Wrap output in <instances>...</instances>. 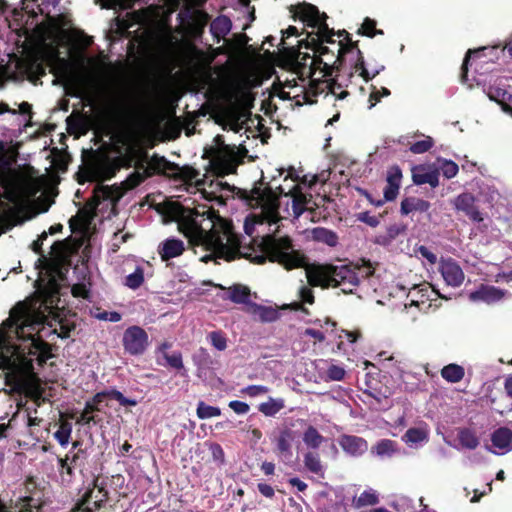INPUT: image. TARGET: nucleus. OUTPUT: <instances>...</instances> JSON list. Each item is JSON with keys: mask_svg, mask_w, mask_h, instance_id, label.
<instances>
[{"mask_svg": "<svg viewBox=\"0 0 512 512\" xmlns=\"http://www.w3.org/2000/svg\"><path fill=\"white\" fill-rule=\"evenodd\" d=\"M47 302L45 299L38 308L18 303L0 327V368L8 371L5 375L6 385L11 387L12 392H21L23 388L19 374L33 370L31 356H37L41 361L49 356L50 347L40 334L46 319L45 312L40 308Z\"/></svg>", "mask_w": 512, "mask_h": 512, "instance_id": "f257e3e1", "label": "nucleus"}, {"mask_svg": "<svg viewBox=\"0 0 512 512\" xmlns=\"http://www.w3.org/2000/svg\"><path fill=\"white\" fill-rule=\"evenodd\" d=\"M264 254L254 256L251 261L256 264L265 263L268 258L277 262L285 269L305 268L307 284L298 289V298L301 303L295 302L296 309L301 304H313L314 294L311 287H338L345 294L353 293L362 279L372 276L374 269L368 262L345 265H308L306 257L295 250L289 237L267 235L263 239Z\"/></svg>", "mask_w": 512, "mask_h": 512, "instance_id": "f03ea898", "label": "nucleus"}, {"mask_svg": "<svg viewBox=\"0 0 512 512\" xmlns=\"http://www.w3.org/2000/svg\"><path fill=\"white\" fill-rule=\"evenodd\" d=\"M178 229L189 243L206 252L201 261H231L240 255V239L230 221L220 217L212 208H179L174 215Z\"/></svg>", "mask_w": 512, "mask_h": 512, "instance_id": "7ed1b4c3", "label": "nucleus"}, {"mask_svg": "<svg viewBox=\"0 0 512 512\" xmlns=\"http://www.w3.org/2000/svg\"><path fill=\"white\" fill-rule=\"evenodd\" d=\"M296 16H298L308 26L317 28L316 35L322 41L316 52L317 57L309 54H299L301 61L297 65V73L304 81L310 83L318 81L324 88L326 96L332 94L336 99H344L348 92L341 90L342 83L334 80H324L331 76L335 70L341 71V41L330 40L333 33L329 30L326 23L327 15L320 13L318 8L312 4H301L296 7Z\"/></svg>", "mask_w": 512, "mask_h": 512, "instance_id": "20e7f679", "label": "nucleus"}, {"mask_svg": "<svg viewBox=\"0 0 512 512\" xmlns=\"http://www.w3.org/2000/svg\"><path fill=\"white\" fill-rule=\"evenodd\" d=\"M298 176L294 169H290L284 177L283 184L278 186H269L264 190L254 189L253 198L257 207L260 208L259 215H254L255 223L276 224L279 217V196H289L291 198V209L294 218H299L307 209L311 200L306 193L302 191L301 184L297 182Z\"/></svg>", "mask_w": 512, "mask_h": 512, "instance_id": "39448f33", "label": "nucleus"}, {"mask_svg": "<svg viewBox=\"0 0 512 512\" xmlns=\"http://www.w3.org/2000/svg\"><path fill=\"white\" fill-rule=\"evenodd\" d=\"M102 113L109 120L121 123L128 120L135 111V99L130 90L116 87L108 90L100 99Z\"/></svg>", "mask_w": 512, "mask_h": 512, "instance_id": "423d86ee", "label": "nucleus"}, {"mask_svg": "<svg viewBox=\"0 0 512 512\" xmlns=\"http://www.w3.org/2000/svg\"><path fill=\"white\" fill-rule=\"evenodd\" d=\"M207 153L222 172L233 173L242 162L247 150L241 144H226L224 136L217 135Z\"/></svg>", "mask_w": 512, "mask_h": 512, "instance_id": "0eeeda50", "label": "nucleus"}, {"mask_svg": "<svg viewBox=\"0 0 512 512\" xmlns=\"http://www.w3.org/2000/svg\"><path fill=\"white\" fill-rule=\"evenodd\" d=\"M299 61H301V57L298 55V58L296 59L294 63L293 68V74L295 77L292 79H286L285 82L282 84L281 89L279 90V97L282 99H290V98H296L300 96L301 93H304V99L307 102H312L310 99V96H316L317 94L324 93V88L320 85L318 81H315L314 83H310L309 80H302L297 73V65L299 64Z\"/></svg>", "mask_w": 512, "mask_h": 512, "instance_id": "6e6552de", "label": "nucleus"}, {"mask_svg": "<svg viewBox=\"0 0 512 512\" xmlns=\"http://www.w3.org/2000/svg\"><path fill=\"white\" fill-rule=\"evenodd\" d=\"M341 71L347 76L341 83L349 81L353 83L359 73H366V65L360 49L353 42L343 44L341 42Z\"/></svg>", "mask_w": 512, "mask_h": 512, "instance_id": "1a4fd4ad", "label": "nucleus"}, {"mask_svg": "<svg viewBox=\"0 0 512 512\" xmlns=\"http://www.w3.org/2000/svg\"><path fill=\"white\" fill-rule=\"evenodd\" d=\"M120 169V163L117 159L107 156H93L85 164L83 177L85 181L102 182L112 178Z\"/></svg>", "mask_w": 512, "mask_h": 512, "instance_id": "9d476101", "label": "nucleus"}, {"mask_svg": "<svg viewBox=\"0 0 512 512\" xmlns=\"http://www.w3.org/2000/svg\"><path fill=\"white\" fill-rule=\"evenodd\" d=\"M121 196L122 193L118 188L98 184L88 204L94 215L111 213Z\"/></svg>", "mask_w": 512, "mask_h": 512, "instance_id": "9b49d317", "label": "nucleus"}, {"mask_svg": "<svg viewBox=\"0 0 512 512\" xmlns=\"http://www.w3.org/2000/svg\"><path fill=\"white\" fill-rule=\"evenodd\" d=\"M32 107L28 102H22L18 109L10 108L5 103H0V119L13 127L28 126L32 118Z\"/></svg>", "mask_w": 512, "mask_h": 512, "instance_id": "f8f14e48", "label": "nucleus"}, {"mask_svg": "<svg viewBox=\"0 0 512 512\" xmlns=\"http://www.w3.org/2000/svg\"><path fill=\"white\" fill-rule=\"evenodd\" d=\"M122 344L128 354L141 355L148 347V334L139 326H130L124 331Z\"/></svg>", "mask_w": 512, "mask_h": 512, "instance_id": "ddd939ff", "label": "nucleus"}, {"mask_svg": "<svg viewBox=\"0 0 512 512\" xmlns=\"http://www.w3.org/2000/svg\"><path fill=\"white\" fill-rule=\"evenodd\" d=\"M509 293L492 285L481 284L476 290L469 294V299L473 302H484L486 304H495L502 301Z\"/></svg>", "mask_w": 512, "mask_h": 512, "instance_id": "4468645a", "label": "nucleus"}, {"mask_svg": "<svg viewBox=\"0 0 512 512\" xmlns=\"http://www.w3.org/2000/svg\"><path fill=\"white\" fill-rule=\"evenodd\" d=\"M439 270L445 283L451 287H459L464 281L462 268L451 258L442 259Z\"/></svg>", "mask_w": 512, "mask_h": 512, "instance_id": "2eb2a0df", "label": "nucleus"}, {"mask_svg": "<svg viewBox=\"0 0 512 512\" xmlns=\"http://www.w3.org/2000/svg\"><path fill=\"white\" fill-rule=\"evenodd\" d=\"M475 201L476 199L471 193H462L458 195L452 203L457 211L463 212L470 220L481 222L483 217Z\"/></svg>", "mask_w": 512, "mask_h": 512, "instance_id": "dca6fc26", "label": "nucleus"}, {"mask_svg": "<svg viewBox=\"0 0 512 512\" xmlns=\"http://www.w3.org/2000/svg\"><path fill=\"white\" fill-rule=\"evenodd\" d=\"M492 453L503 455L512 450V430L506 427L498 428L491 435Z\"/></svg>", "mask_w": 512, "mask_h": 512, "instance_id": "f3484780", "label": "nucleus"}, {"mask_svg": "<svg viewBox=\"0 0 512 512\" xmlns=\"http://www.w3.org/2000/svg\"><path fill=\"white\" fill-rule=\"evenodd\" d=\"M339 445L346 454L352 457H359L368 450L367 441L354 435H342L339 438Z\"/></svg>", "mask_w": 512, "mask_h": 512, "instance_id": "a211bd4d", "label": "nucleus"}, {"mask_svg": "<svg viewBox=\"0 0 512 512\" xmlns=\"http://www.w3.org/2000/svg\"><path fill=\"white\" fill-rule=\"evenodd\" d=\"M429 426L421 422L417 427L409 428L403 435V441L412 448H417L429 440Z\"/></svg>", "mask_w": 512, "mask_h": 512, "instance_id": "6ab92c4d", "label": "nucleus"}, {"mask_svg": "<svg viewBox=\"0 0 512 512\" xmlns=\"http://www.w3.org/2000/svg\"><path fill=\"white\" fill-rule=\"evenodd\" d=\"M184 250V242L175 237H170L162 241L157 248L158 254L160 255L162 261H168L170 259L176 258L182 255Z\"/></svg>", "mask_w": 512, "mask_h": 512, "instance_id": "aec40b11", "label": "nucleus"}, {"mask_svg": "<svg viewBox=\"0 0 512 512\" xmlns=\"http://www.w3.org/2000/svg\"><path fill=\"white\" fill-rule=\"evenodd\" d=\"M107 493L103 489H93L85 494L81 509L85 512H94L106 501Z\"/></svg>", "mask_w": 512, "mask_h": 512, "instance_id": "412c9836", "label": "nucleus"}, {"mask_svg": "<svg viewBox=\"0 0 512 512\" xmlns=\"http://www.w3.org/2000/svg\"><path fill=\"white\" fill-rule=\"evenodd\" d=\"M311 237L314 241L325 244L329 247H335L339 242L337 233L325 227L313 228L311 230Z\"/></svg>", "mask_w": 512, "mask_h": 512, "instance_id": "4be33fe9", "label": "nucleus"}, {"mask_svg": "<svg viewBox=\"0 0 512 512\" xmlns=\"http://www.w3.org/2000/svg\"><path fill=\"white\" fill-rule=\"evenodd\" d=\"M303 462L305 468L310 472L318 476L319 478H324L325 476V467L321 462L320 456L316 452L309 451L304 454Z\"/></svg>", "mask_w": 512, "mask_h": 512, "instance_id": "5701e85b", "label": "nucleus"}, {"mask_svg": "<svg viewBox=\"0 0 512 512\" xmlns=\"http://www.w3.org/2000/svg\"><path fill=\"white\" fill-rule=\"evenodd\" d=\"M231 27V20L227 16L222 15L212 21L210 31L219 42L230 32Z\"/></svg>", "mask_w": 512, "mask_h": 512, "instance_id": "b1692460", "label": "nucleus"}, {"mask_svg": "<svg viewBox=\"0 0 512 512\" xmlns=\"http://www.w3.org/2000/svg\"><path fill=\"white\" fill-rule=\"evenodd\" d=\"M429 208L430 203L419 198H406L401 202V213L404 215H408L414 211L426 212Z\"/></svg>", "mask_w": 512, "mask_h": 512, "instance_id": "393cba45", "label": "nucleus"}, {"mask_svg": "<svg viewBox=\"0 0 512 512\" xmlns=\"http://www.w3.org/2000/svg\"><path fill=\"white\" fill-rule=\"evenodd\" d=\"M457 438L461 448L474 450L479 445V438L476 433L469 428H461L458 430Z\"/></svg>", "mask_w": 512, "mask_h": 512, "instance_id": "a878e982", "label": "nucleus"}, {"mask_svg": "<svg viewBox=\"0 0 512 512\" xmlns=\"http://www.w3.org/2000/svg\"><path fill=\"white\" fill-rule=\"evenodd\" d=\"M465 375V370L461 365L458 364H448L441 369V376L449 383H458L460 382Z\"/></svg>", "mask_w": 512, "mask_h": 512, "instance_id": "bb28decb", "label": "nucleus"}, {"mask_svg": "<svg viewBox=\"0 0 512 512\" xmlns=\"http://www.w3.org/2000/svg\"><path fill=\"white\" fill-rule=\"evenodd\" d=\"M294 439L293 432L290 429L282 430L276 438L277 450L284 456L292 455L291 446Z\"/></svg>", "mask_w": 512, "mask_h": 512, "instance_id": "cd10ccee", "label": "nucleus"}, {"mask_svg": "<svg viewBox=\"0 0 512 512\" xmlns=\"http://www.w3.org/2000/svg\"><path fill=\"white\" fill-rule=\"evenodd\" d=\"M77 455H74L70 460L69 456L66 458H59V473L63 483H69L73 477V463L76 461Z\"/></svg>", "mask_w": 512, "mask_h": 512, "instance_id": "c85d7f7f", "label": "nucleus"}, {"mask_svg": "<svg viewBox=\"0 0 512 512\" xmlns=\"http://www.w3.org/2000/svg\"><path fill=\"white\" fill-rule=\"evenodd\" d=\"M396 451V443L390 439H382L372 448V453L381 458L391 457Z\"/></svg>", "mask_w": 512, "mask_h": 512, "instance_id": "c756f323", "label": "nucleus"}, {"mask_svg": "<svg viewBox=\"0 0 512 512\" xmlns=\"http://www.w3.org/2000/svg\"><path fill=\"white\" fill-rule=\"evenodd\" d=\"M284 408V400L270 397L267 402L259 405V411L265 416L273 417Z\"/></svg>", "mask_w": 512, "mask_h": 512, "instance_id": "7c9ffc66", "label": "nucleus"}, {"mask_svg": "<svg viewBox=\"0 0 512 512\" xmlns=\"http://www.w3.org/2000/svg\"><path fill=\"white\" fill-rule=\"evenodd\" d=\"M323 440V436L313 426H309L303 434V442L311 449L319 448Z\"/></svg>", "mask_w": 512, "mask_h": 512, "instance_id": "2f4dec72", "label": "nucleus"}, {"mask_svg": "<svg viewBox=\"0 0 512 512\" xmlns=\"http://www.w3.org/2000/svg\"><path fill=\"white\" fill-rule=\"evenodd\" d=\"M379 501L378 494L372 488L363 491L358 498L354 499V505L357 508L375 505Z\"/></svg>", "mask_w": 512, "mask_h": 512, "instance_id": "473e14b6", "label": "nucleus"}, {"mask_svg": "<svg viewBox=\"0 0 512 512\" xmlns=\"http://www.w3.org/2000/svg\"><path fill=\"white\" fill-rule=\"evenodd\" d=\"M144 282V269L136 267L134 272L125 277L124 285L132 290L138 289Z\"/></svg>", "mask_w": 512, "mask_h": 512, "instance_id": "72a5a7b5", "label": "nucleus"}, {"mask_svg": "<svg viewBox=\"0 0 512 512\" xmlns=\"http://www.w3.org/2000/svg\"><path fill=\"white\" fill-rule=\"evenodd\" d=\"M33 5L36 6L38 12L41 15H45L49 18H52L51 12L52 9H55L60 0H32ZM31 11L33 13H37L34 9V6L31 7Z\"/></svg>", "mask_w": 512, "mask_h": 512, "instance_id": "f704fd0d", "label": "nucleus"}, {"mask_svg": "<svg viewBox=\"0 0 512 512\" xmlns=\"http://www.w3.org/2000/svg\"><path fill=\"white\" fill-rule=\"evenodd\" d=\"M254 312L263 322H274L279 318V312L273 307L255 305Z\"/></svg>", "mask_w": 512, "mask_h": 512, "instance_id": "c9c22d12", "label": "nucleus"}, {"mask_svg": "<svg viewBox=\"0 0 512 512\" xmlns=\"http://www.w3.org/2000/svg\"><path fill=\"white\" fill-rule=\"evenodd\" d=\"M199 419H209L221 415V410L218 407L207 405L205 402L200 401L196 410Z\"/></svg>", "mask_w": 512, "mask_h": 512, "instance_id": "e433bc0d", "label": "nucleus"}, {"mask_svg": "<svg viewBox=\"0 0 512 512\" xmlns=\"http://www.w3.org/2000/svg\"><path fill=\"white\" fill-rule=\"evenodd\" d=\"M72 433V425L69 422H62L59 429L54 433V438L65 447L68 445Z\"/></svg>", "mask_w": 512, "mask_h": 512, "instance_id": "4c0bfd02", "label": "nucleus"}, {"mask_svg": "<svg viewBox=\"0 0 512 512\" xmlns=\"http://www.w3.org/2000/svg\"><path fill=\"white\" fill-rule=\"evenodd\" d=\"M434 145V140L430 136L422 135V139L410 144V151L414 154H422L430 150Z\"/></svg>", "mask_w": 512, "mask_h": 512, "instance_id": "58836bf2", "label": "nucleus"}, {"mask_svg": "<svg viewBox=\"0 0 512 512\" xmlns=\"http://www.w3.org/2000/svg\"><path fill=\"white\" fill-rule=\"evenodd\" d=\"M413 182L417 185L429 184L433 188L439 185L438 175L434 172L415 173Z\"/></svg>", "mask_w": 512, "mask_h": 512, "instance_id": "ea45409f", "label": "nucleus"}, {"mask_svg": "<svg viewBox=\"0 0 512 512\" xmlns=\"http://www.w3.org/2000/svg\"><path fill=\"white\" fill-rule=\"evenodd\" d=\"M438 162L439 169L444 177L451 179L457 175L459 168L455 162L446 159L439 160Z\"/></svg>", "mask_w": 512, "mask_h": 512, "instance_id": "a19ab883", "label": "nucleus"}, {"mask_svg": "<svg viewBox=\"0 0 512 512\" xmlns=\"http://www.w3.org/2000/svg\"><path fill=\"white\" fill-rule=\"evenodd\" d=\"M94 411H100V408L96 405H93L92 402H86L84 410L82 411L80 417L77 419V423L80 424H90L91 422L95 423V417L90 415Z\"/></svg>", "mask_w": 512, "mask_h": 512, "instance_id": "79ce46f5", "label": "nucleus"}, {"mask_svg": "<svg viewBox=\"0 0 512 512\" xmlns=\"http://www.w3.org/2000/svg\"><path fill=\"white\" fill-rule=\"evenodd\" d=\"M249 298V290L247 287L237 285L231 289L230 299L235 303H245Z\"/></svg>", "mask_w": 512, "mask_h": 512, "instance_id": "37998d69", "label": "nucleus"}, {"mask_svg": "<svg viewBox=\"0 0 512 512\" xmlns=\"http://www.w3.org/2000/svg\"><path fill=\"white\" fill-rule=\"evenodd\" d=\"M487 50H497L496 47H492L491 49L487 48V47H482V48H479L477 50H469L466 54V57L464 58V61H463V65H462V77L464 78L466 76V73H467V69H468V64H469V61L472 57V55L478 57V58H481L483 56H485V52Z\"/></svg>", "mask_w": 512, "mask_h": 512, "instance_id": "c03bdc74", "label": "nucleus"}, {"mask_svg": "<svg viewBox=\"0 0 512 512\" xmlns=\"http://www.w3.org/2000/svg\"><path fill=\"white\" fill-rule=\"evenodd\" d=\"M222 127L224 130L232 131L234 133H239L244 129L243 122L240 121L239 117L230 116L222 122Z\"/></svg>", "mask_w": 512, "mask_h": 512, "instance_id": "a18cd8bd", "label": "nucleus"}, {"mask_svg": "<svg viewBox=\"0 0 512 512\" xmlns=\"http://www.w3.org/2000/svg\"><path fill=\"white\" fill-rule=\"evenodd\" d=\"M107 398L114 399L119 402L122 406H136L137 401L135 399H129L125 397L120 391L111 389L107 391Z\"/></svg>", "mask_w": 512, "mask_h": 512, "instance_id": "49530a36", "label": "nucleus"}, {"mask_svg": "<svg viewBox=\"0 0 512 512\" xmlns=\"http://www.w3.org/2000/svg\"><path fill=\"white\" fill-rule=\"evenodd\" d=\"M210 343L219 351H223L227 347V340L223 333L219 331H213L208 336Z\"/></svg>", "mask_w": 512, "mask_h": 512, "instance_id": "de8ad7c7", "label": "nucleus"}, {"mask_svg": "<svg viewBox=\"0 0 512 512\" xmlns=\"http://www.w3.org/2000/svg\"><path fill=\"white\" fill-rule=\"evenodd\" d=\"M345 375L346 371L342 366L332 364L327 369V378L331 381H341Z\"/></svg>", "mask_w": 512, "mask_h": 512, "instance_id": "09e8293b", "label": "nucleus"}, {"mask_svg": "<svg viewBox=\"0 0 512 512\" xmlns=\"http://www.w3.org/2000/svg\"><path fill=\"white\" fill-rule=\"evenodd\" d=\"M209 450L211 452L213 461L220 466L224 465L225 453L221 445H219L218 443H211L209 446Z\"/></svg>", "mask_w": 512, "mask_h": 512, "instance_id": "8fccbe9b", "label": "nucleus"}, {"mask_svg": "<svg viewBox=\"0 0 512 512\" xmlns=\"http://www.w3.org/2000/svg\"><path fill=\"white\" fill-rule=\"evenodd\" d=\"M94 317L98 320L113 323L119 322L122 319L121 314L116 311H98L94 314Z\"/></svg>", "mask_w": 512, "mask_h": 512, "instance_id": "3c124183", "label": "nucleus"}, {"mask_svg": "<svg viewBox=\"0 0 512 512\" xmlns=\"http://www.w3.org/2000/svg\"><path fill=\"white\" fill-rule=\"evenodd\" d=\"M375 27V20L365 18L362 24L363 34L369 37H374L376 34H383L382 30H376Z\"/></svg>", "mask_w": 512, "mask_h": 512, "instance_id": "603ef678", "label": "nucleus"}, {"mask_svg": "<svg viewBox=\"0 0 512 512\" xmlns=\"http://www.w3.org/2000/svg\"><path fill=\"white\" fill-rule=\"evenodd\" d=\"M385 69L384 65H375L371 66L370 68L366 67V73H359L358 78H362L364 82H368L374 77H376L380 72H382Z\"/></svg>", "mask_w": 512, "mask_h": 512, "instance_id": "864d4df0", "label": "nucleus"}, {"mask_svg": "<svg viewBox=\"0 0 512 512\" xmlns=\"http://www.w3.org/2000/svg\"><path fill=\"white\" fill-rule=\"evenodd\" d=\"M164 358L169 366L175 369L183 368L182 356L179 352L173 354H164Z\"/></svg>", "mask_w": 512, "mask_h": 512, "instance_id": "5fc2aeb1", "label": "nucleus"}, {"mask_svg": "<svg viewBox=\"0 0 512 512\" xmlns=\"http://www.w3.org/2000/svg\"><path fill=\"white\" fill-rule=\"evenodd\" d=\"M269 391L268 387L263 385H250L243 389V393L250 397H257L266 394Z\"/></svg>", "mask_w": 512, "mask_h": 512, "instance_id": "6e6d98bb", "label": "nucleus"}, {"mask_svg": "<svg viewBox=\"0 0 512 512\" xmlns=\"http://www.w3.org/2000/svg\"><path fill=\"white\" fill-rule=\"evenodd\" d=\"M357 219L370 227H377L380 219L377 216L371 215L369 212H361L357 215Z\"/></svg>", "mask_w": 512, "mask_h": 512, "instance_id": "4d7b16f0", "label": "nucleus"}, {"mask_svg": "<svg viewBox=\"0 0 512 512\" xmlns=\"http://www.w3.org/2000/svg\"><path fill=\"white\" fill-rule=\"evenodd\" d=\"M229 408H231L238 415L247 414L250 410V407L247 403L238 400L230 401Z\"/></svg>", "mask_w": 512, "mask_h": 512, "instance_id": "13d9d810", "label": "nucleus"}, {"mask_svg": "<svg viewBox=\"0 0 512 512\" xmlns=\"http://www.w3.org/2000/svg\"><path fill=\"white\" fill-rule=\"evenodd\" d=\"M401 178V170L398 167H392L388 172L387 183L400 186Z\"/></svg>", "mask_w": 512, "mask_h": 512, "instance_id": "bf43d9fd", "label": "nucleus"}, {"mask_svg": "<svg viewBox=\"0 0 512 512\" xmlns=\"http://www.w3.org/2000/svg\"><path fill=\"white\" fill-rule=\"evenodd\" d=\"M399 187L400 186H397V185H392V184H388L386 185V187L384 188V199L385 201H392L394 200L397 195H398V191H399Z\"/></svg>", "mask_w": 512, "mask_h": 512, "instance_id": "052dcab7", "label": "nucleus"}, {"mask_svg": "<svg viewBox=\"0 0 512 512\" xmlns=\"http://www.w3.org/2000/svg\"><path fill=\"white\" fill-rule=\"evenodd\" d=\"M215 190L211 191V194L214 195V198L223 197V192H231L232 189L229 184L217 182L215 185Z\"/></svg>", "mask_w": 512, "mask_h": 512, "instance_id": "680f3d73", "label": "nucleus"}, {"mask_svg": "<svg viewBox=\"0 0 512 512\" xmlns=\"http://www.w3.org/2000/svg\"><path fill=\"white\" fill-rule=\"evenodd\" d=\"M418 252L423 258L428 260L431 264L436 263V261H437L436 255L433 252H431L427 247L420 246L418 249Z\"/></svg>", "mask_w": 512, "mask_h": 512, "instance_id": "e2e57ef3", "label": "nucleus"}, {"mask_svg": "<svg viewBox=\"0 0 512 512\" xmlns=\"http://www.w3.org/2000/svg\"><path fill=\"white\" fill-rule=\"evenodd\" d=\"M167 164L166 160L164 158H153L149 162V166L154 171H160L164 169L165 165Z\"/></svg>", "mask_w": 512, "mask_h": 512, "instance_id": "0e129e2a", "label": "nucleus"}, {"mask_svg": "<svg viewBox=\"0 0 512 512\" xmlns=\"http://www.w3.org/2000/svg\"><path fill=\"white\" fill-rule=\"evenodd\" d=\"M304 335L310 336V337L318 340L319 342H322V341L325 340V335H324V333L322 331L316 330V329H312V328H307L304 331Z\"/></svg>", "mask_w": 512, "mask_h": 512, "instance_id": "69168bd1", "label": "nucleus"}, {"mask_svg": "<svg viewBox=\"0 0 512 512\" xmlns=\"http://www.w3.org/2000/svg\"><path fill=\"white\" fill-rule=\"evenodd\" d=\"M382 96L380 94L379 89H377L375 86H372V91L369 96V102H370V108L374 107L380 100Z\"/></svg>", "mask_w": 512, "mask_h": 512, "instance_id": "338daca9", "label": "nucleus"}, {"mask_svg": "<svg viewBox=\"0 0 512 512\" xmlns=\"http://www.w3.org/2000/svg\"><path fill=\"white\" fill-rule=\"evenodd\" d=\"M289 484L293 487L297 488L298 491H305L307 489V484L299 479L298 477H293L289 479Z\"/></svg>", "mask_w": 512, "mask_h": 512, "instance_id": "774afa93", "label": "nucleus"}]
</instances>
